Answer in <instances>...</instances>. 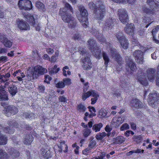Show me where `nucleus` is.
Listing matches in <instances>:
<instances>
[{
    "mask_svg": "<svg viewBox=\"0 0 159 159\" xmlns=\"http://www.w3.org/2000/svg\"><path fill=\"white\" fill-rule=\"evenodd\" d=\"M8 125L11 127L14 126L16 128H18V126H19L17 122L13 121H8Z\"/></svg>",
    "mask_w": 159,
    "mask_h": 159,
    "instance_id": "obj_55",
    "label": "nucleus"
},
{
    "mask_svg": "<svg viewBox=\"0 0 159 159\" xmlns=\"http://www.w3.org/2000/svg\"><path fill=\"white\" fill-rule=\"evenodd\" d=\"M65 86V84L64 82L62 81L59 82L57 84L56 87L58 88H63Z\"/></svg>",
    "mask_w": 159,
    "mask_h": 159,
    "instance_id": "obj_60",
    "label": "nucleus"
},
{
    "mask_svg": "<svg viewBox=\"0 0 159 159\" xmlns=\"http://www.w3.org/2000/svg\"><path fill=\"white\" fill-rule=\"evenodd\" d=\"M0 158L1 159H8L7 153L2 149H0Z\"/></svg>",
    "mask_w": 159,
    "mask_h": 159,
    "instance_id": "obj_35",
    "label": "nucleus"
},
{
    "mask_svg": "<svg viewBox=\"0 0 159 159\" xmlns=\"http://www.w3.org/2000/svg\"><path fill=\"white\" fill-rule=\"evenodd\" d=\"M126 69L129 71V69L130 70L134 71L136 70L135 64L132 59L130 57H127L126 58Z\"/></svg>",
    "mask_w": 159,
    "mask_h": 159,
    "instance_id": "obj_13",
    "label": "nucleus"
},
{
    "mask_svg": "<svg viewBox=\"0 0 159 159\" xmlns=\"http://www.w3.org/2000/svg\"><path fill=\"white\" fill-rule=\"evenodd\" d=\"M47 72L46 69L42 66H35L34 70L31 71L28 76L30 77V80H32L36 78L38 76V74L43 75Z\"/></svg>",
    "mask_w": 159,
    "mask_h": 159,
    "instance_id": "obj_6",
    "label": "nucleus"
},
{
    "mask_svg": "<svg viewBox=\"0 0 159 159\" xmlns=\"http://www.w3.org/2000/svg\"><path fill=\"white\" fill-rule=\"evenodd\" d=\"M106 136H107V134L104 132L98 134L96 135L95 137L98 140H102Z\"/></svg>",
    "mask_w": 159,
    "mask_h": 159,
    "instance_id": "obj_45",
    "label": "nucleus"
},
{
    "mask_svg": "<svg viewBox=\"0 0 159 159\" xmlns=\"http://www.w3.org/2000/svg\"><path fill=\"white\" fill-rule=\"evenodd\" d=\"M8 152L13 158L16 157L20 155L19 152L13 148L9 149Z\"/></svg>",
    "mask_w": 159,
    "mask_h": 159,
    "instance_id": "obj_26",
    "label": "nucleus"
},
{
    "mask_svg": "<svg viewBox=\"0 0 159 159\" xmlns=\"http://www.w3.org/2000/svg\"><path fill=\"white\" fill-rule=\"evenodd\" d=\"M72 38L75 40H79L80 39L81 36L79 34L76 33L74 34L73 35Z\"/></svg>",
    "mask_w": 159,
    "mask_h": 159,
    "instance_id": "obj_64",
    "label": "nucleus"
},
{
    "mask_svg": "<svg viewBox=\"0 0 159 159\" xmlns=\"http://www.w3.org/2000/svg\"><path fill=\"white\" fill-rule=\"evenodd\" d=\"M102 55L103 58L105 61L104 64L106 66V67H107L109 61V59L105 53L103 52Z\"/></svg>",
    "mask_w": 159,
    "mask_h": 159,
    "instance_id": "obj_47",
    "label": "nucleus"
},
{
    "mask_svg": "<svg viewBox=\"0 0 159 159\" xmlns=\"http://www.w3.org/2000/svg\"><path fill=\"white\" fill-rule=\"evenodd\" d=\"M155 69L149 68L147 70L146 73H141L138 75L137 77L140 83L144 85H147L148 84L147 78L150 81L153 82L155 77Z\"/></svg>",
    "mask_w": 159,
    "mask_h": 159,
    "instance_id": "obj_2",
    "label": "nucleus"
},
{
    "mask_svg": "<svg viewBox=\"0 0 159 159\" xmlns=\"http://www.w3.org/2000/svg\"><path fill=\"white\" fill-rule=\"evenodd\" d=\"M113 2L117 3H123L124 2H128L132 4L134 3L135 0H111Z\"/></svg>",
    "mask_w": 159,
    "mask_h": 159,
    "instance_id": "obj_38",
    "label": "nucleus"
},
{
    "mask_svg": "<svg viewBox=\"0 0 159 159\" xmlns=\"http://www.w3.org/2000/svg\"><path fill=\"white\" fill-rule=\"evenodd\" d=\"M59 151L60 152H62L64 148H65V150H63L64 152H66L67 151L68 147L67 145L64 143H61L60 144V146H59Z\"/></svg>",
    "mask_w": 159,
    "mask_h": 159,
    "instance_id": "obj_41",
    "label": "nucleus"
},
{
    "mask_svg": "<svg viewBox=\"0 0 159 159\" xmlns=\"http://www.w3.org/2000/svg\"><path fill=\"white\" fill-rule=\"evenodd\" d=\"M63 9H60L59 14L61 17L62 20L65 23H67L68 26L71 28H74L77 25L76 20L74 17L67 13L64 12Z\"/></svg>",
    "mask_w": 159,
    "mask_h": 159,
    "instance_id": "obj_3",
    "label": "nucleus"
},
{
    "mask_svg": "<svg viewBox=\"0 0 159 159\" xmlns=\"http://www.w3.org/2000/svg\"><path fill=\"white\" fill-rule=\"evenodd\" d=\"M45 79L44 80L45 82L48 84L49 83V81L51 80V78L48 75H45Z\"/></svg>",
    "mask_w": 159,
    "mask_h": 159,
    "instance_id": "obj_62",
    "label": "nucleus"
},
{
    "mask_svg": "<svg viewBox=\"0 0 159 159\" xmlns=\"http://www.w3.org/2000/svg\"><path fill=\"white\" fill-rule=\"evenodd\" d=\"M8 99L7 93L2 87H0V100L5 101Z\"/></svg>",
    "mask_w": 159,
    "mask_h": 159,
    "instance_id": "obj_22",
    "label": "nucleus"
},
{
    "mask_svg": "<svg viewBox=\"0 0 159 159\" xmlns=\"http://www.w3.org/2000/svg\"><path fill=\"white\" fill-rule=\"evenodd\" d=\"M4 131L6 133L9 134H12L14 132V129L12 128H10L9 127H4Z\"/></svg>",
    "mask_w": 159,
    "mask_h": 159,
    "instance_id": "obj_48",
    "label": "nucleus"
},
{
    "mask_svg": "<svg viewBox=\"0 0 159 159\" xmlns=\"http://www.w3.org/2000/svg\"><path fill=\"white\" fill-rule=\"evenodd\" d=\"M120 86L125 90H128L129 89V84L127 82V80H121Z\"/></svg>",
    "mask_w": 159,
    "mask_h": 159,
    "instance_id": "obj_30",
    "label": "nucleus"
},
{
    "mask_svg": "<svg viewBox=\"0 0 159 159\" xmlns=\"http://www.w3.org/2000/svg\"><path fill=\"white\" fill-rule=\"evenodd\" d=\"M59 101L61 102H65L67 101V98L64 96H60L58 97Z\"/></svg>",
    "mask_w": 159,
    "mask_h": 159,
    "instance_id": "obj_58",
    "label": "nucleus"
},
{
    "mask_svg": "<svg viewBox=\"0 0 159 159\" xmlns=\"http://www.w3.org/2000/svg\"><path fill=\"white\" fill-rule=\"evenodd\" d=\"M64 11V12L67 13L66 12L67 10H69L72 13H73L74 10L71 6L68 3L66 2L64 4V8H61L60 9H63Z\"/></svg>",
    "mask_w": 159,
    "mask_h": 159,
    "instance_id": "obj_29",
    "label": "nucleus"
},
{
    "mask_svg": "<svg viewBox=\"0 0 159 159\" xmlns=\"http://www.w3.org/2000/svg\"><path fill=\"white\" fill-rule=\"evenodd\" d=\"M143 11L147 14H153L154 13L155 10L154 9H149L146 7H143Z\"/></svg>",
    "mask_w": 159,
    "mask_h": 159,
    "instance_id": "obj_40",
    "label": "nucleus"
},
{
    "mask_svg": "<svg viewBox=\"0 0 159 159\" xmlns=\"http://www.w3.org/2000/svg\"><path fill=\"white\" fill-rule=\"evenodd\" d=\"M59 70V68H57V66L55 65L54 66L52 71L53 73H56Z\"/></svg>",
    "mask_w": 159,
    "mask_h": 159,
    "instance_id": "obj_63",
    "label": "nucleus"
},
{
    "mask_svg": "<svg viewBox=\"0 0 159 159\" xmlns=\"http://www.w3.org/2000/svg\"><path fill=\"white\" fill-rule=\"evenodd\" d=\"M96 142L95 140L91 141L88 145L89 149H91L93 148L96 145Z\"/></svg>",
    "mask_w": 159,
    "mask_h": 159,
    "instance_id": "obj_51",
    "label": "nucleus"
},
{
    "mask_svg": "<svg viewBox=\"0 0 159 159\" xmlns=\"http://www.w3.org/2000/svg\"><path fill=\"white\" fill-rule=\"evenodd\" d=\"M11 139L12 140V143L14 146H17V147L20 148V144H19V141L18 140L16 136H13L11 137Z\"/></svg>",
    "mask_w": 159,
    "mask_h": 159,
    "instance_id": "obj_43",
    "label": "nucleus"
},
{
    "mask_svg": "<svg viewBox=\"0 0 159 159\" xmlns=\"http://www.w3.org/2000/svg\"><path fill=\"white\" fill-rule=\"evenodd\" d=\"M41 154L45 158L48 159L51 157L52 155L49 149L46 146H44L41 149Z\"/></svg>",
    "mask_w": 159,
    "mask_h": 159,
    "instance_id": "obj_18",
    "label": "nucleus"
},
{
    "mask_svg": "<svg viewBox=\"0 0 159 159\" xmlns=\"http://www.w3.org/2000/svg\"><path fill=\"white\" fill-rule=\"evenodd\" d=\"M79 52L81 54H82V55L84 56L85 57L86 56V54H89L87 52L86 50L84 48H83L81 47H80L79 48Z\"/></svg>",
    "mask_w": 159,
    "mask_h": 159,
    "instance_id": "obj_53",
    "label": "nucleus"
},
{
    "mask_svg": "<svg viewBox=\"0 0 159 159\" xmlns=\"http://www.w3.org/2000/svg\"><path fill=\"white\" fill-rule=\"evenodd\" d=\"M116 37L117 38L119 42L125 38L123 35V34L120 32H118L116 33Z\"/></svg>",
    "mask_w": 159,
    "mask_h": 159,
    "instance_id": "obj_46",
    "label": "nucleus"
},
{
    "mask_svg": "<svg viewBox=\"0 0 159 159\" xmlns=\"http://www.w3.org/2000/svg\"><path fill=\"white\" fill-rule=\"evenodd\" d=\"M130 105L137 108H139L142 107V102L138 99H133L131 100L130 102Z\"/></svg>",
    "mask_w": 159,
    "mask_h": 159,
    "instance_id": "obj_21",
    "label": "nucleus"
},
{
    "mask_svg": "<svg viewBox=\"0 0 159 159\" xmlns=\"http://www.w3.org/2000/svg\"><path fill=\"white\" fill-rule=\"evenodd\" d=\"M33 140L32 135L30 134L26 133L24 137V143L26 145H29L31 144Z\"/></svg>",
    "mask_w": 159,
    "mask_h": 159,
    "instance_id": "obj_20",
    "label": "nucleus"
},
{
    "mask_svg": "<svg viewBox=\"0 0 159 159\" xmlns=\"http://www.w3.org/2000/svg\"><path fill=\"white\" fill-rule=\"evenodd\" d=\"M103 125L101 123H99L94 125L92 128V129L95 131V132L99 131L101 129Z\"/></svg>",
    "mask_w": 159,
    "mask_h": 159,
    "instance_id": "obj_36",
    "label": "nucleus"
},
{
    "mask_svg": "<svg viewBox=\"0 0 159 159\" xmlns=\"http://www.w3.org/2000/svg\"><path fill=\"white\" fill-rule=\"evenodd\" d=\"M64 84L69 85L71 84V80L70 78H65L63 80Z\"/></svg>",
    "mask_w": 159,
    "mask_h": 159,
    "instance_id": "obj_59",
    "label": "nucleus"
},
{
    "mask_svg": "<svg viewBox=\"0 0 159 159\" xmlns=\"http://www.w3.org/2000/svg\"><path fill=\"white\" fill-rule=\"evenodd\" d=\"M116 19L113 17H110L107 18L104 23L103 30H108L111 29L116 23Z\"/></svg>",
    "mask_w": 159,
    "mask_h": 159,
    "instance_id": "obj_9",
    "label": "nucleus"
},
{
    "mask_svg": "<svg viewBox=\"0 0 159 159\" xmlns=\"http://www.w3.org/2000/svg\"><path fill=\"white\" fill-rule=\"evenodd\" d=\"M23 116L26 119H32L35 117L34 114L29 113L26 112H24L23 113Z\"/></svg>",
    "mask_w": 159,
    "mask_h": 159,
    "instance_id": "obj_39",
    "label": "nucleus"
},
{
    "mask_svg": "<svg viewBox=\"0 0 159 159\" xmlns=\"http://www.w3.org/2000/svg\"><path fill=\"white\" fill-rule=\"evenodd\" d=\"M78 110L80 111L84 112L85 110V107L82 104H80L78 106Z\"/></svg>",
    "mask_w": 159,
    "mask_h": 159,
    "instance_id": "obj_57",
    "label": "nucleus"
},
{
    "mask_svg": "<svg viewBox=\"0 0 159 159\" xmlns=\"http://www.w3.org/2000/svg\"><path fill=\"white\" fill-rule=\"evenodd\" d=\"M156 2L154 0H147L146 2L147 4L149 5L150 8L155 10L157 7H158L159 3L157 1Z\"/></svg>",
    "mask_w": 159,
    "mask_h": 159,
    "instance_id": "obj_25",
    "label": "nucleus"
},
{
    "mask_svg": "<svg viewBox=\"0 0 159 159\" xmlns=\"http://www.w3.org/2000/svg\"><path fill=\"white\" fill-rule=\"evenodd\" d=\"M92 96L93 98L91 99V104L92 105L94 104L98 100L99 95L96 92L93 90H90L85 93L82 94V98L83 101L85 100L87 98Z\"/></svg>",
    "mask_w": 159,
    "mask_h": 159,
    "instance_id": "obj_7",
    "label": "nucleus"
},
{
    "mask_svg": "<svg viewBox=\"0 0 159 159\" xmlns=\"http://www.w3.org/2000/svg\"><path fill=\"white\" fill-rule=\"evenodd\" d=\"M35 6L39 10L44 11L45 10L44 5L42 2H37L35 3Z\"/></svg>",
    "mask_w": 159,
    "mask_h": 159,
    "instance_id": "obj_37",
    "label": "nucleus"
},
{
    "mask_svg": "<svg viewBox=\"0 0 159 159\" xmlns=\"http://www.w3.org/2000/svg\"><path fill=\"white\" fill-rule=\"evenodd\" d=\"M114 139L115 140V143L116 144H121L125 141V138L122 136L117 137Z\"/></svg>",
    "mask_w": 159,
    "mask_h": 159,
    "instance_id": "obj_33",
    "label": "nucleus"
},
{
    "mask_svg": "<svg viewBox=\"0 0 159 159\" xmlns=\"http://www.w3.org/2000/svg\"><path fill=\"white\" fill-rule=\"evenodd\" d=\"M79 10L80 11V15L82 16V18L80 19V17H78V20L81 22H83L86 19V17L88 15L87 10L85 9L84 7L82 5H80L78 7Z\"/></svg>",
    "mask_w": 159,
    "mask_h": 159,
    "instance_id": "obj_15",
    "label": "nucleus"
},
{
    "mask_svg": "<svg viewBox=\"0 0 159 159\" xmlns=\"http://www.w3.org/2000/svg\"><path fill=\"white\" fill-rule=\"evenodd\" d=\"M91 131L88 128L84 129L82 131L83 134L85 138L87 137L91 134Z\"/></svg>",
    "mask_w": 159,
    "mask_h": 159,
    "instance_id": "obj_44",
    "label": "nucleus"
},
{
    "mask_svg": "<svg viewBox=\"0 0 159 159\" xmlns=\"http://www.w3.org/2000/svg\"><path fill=\"white\" fill-rule=\"evenodd\" d=\"M24 10H30L32 8V3L30 0H26Z\"/></svg>",
    "mask_w": 159,
    "mask_h": 159,
    "instance_id": "obj_34",
    "label": "nucleus"
},
{
    "mask_svg": "<svg viewBox=\"0 0 159 159\" xmlns=\"http://www.w3.org/2000/svg\"><path fill=\"white\" fill-rule=\"evenodd\" d=\"M110 52L111 56L119 64H121L122 62V58L118 52L114 48H110Z\"/></svg>",
    "mask_w": 159,
    "mask_h": 159,
    "instance_id": "obj_12",
    "label": "nucleus"
},
{
    "mask_svg": "<svg viewBox=\"0 0 159 159\" xmlns=\"http://www.w3.org/2000/svg\"><path fill=\"white\" fill-rule=\"evenodd\" d=\"M0 41L6 47L10 48L12 46V42L8 39L6 36L0 33Z\"/></svg>",
    "mask_w": 159,
    "mask_h": 159,
    "instance_id": "obj_14",
    "label": "nucleus"
},
{
    "mask_svg": "<svg viewBox=\"0 0 159 159\" xmlns=\"http://www.w3.org/2000/svg\"><path fill=\"white\" fill-rule=\"evenodd\" d=\"M107 113L106 111H104L102 109L98 111V116H100V118H102L107 116Z\"/></svg>",
    "mask_w": 159,
    "mask_h": 159,
    "instance_id": "obj_49",
    "label": "nucleus"
},
{
    "mask_svg": "<svg viewBox=\"0 0 159 159\" xmlns=\"http://www.w3.org/2000/svg\"><path fill=\"white\" fill-rule=\"evenodd\" d=\"M148 102L149 105L155 108L159 102V94L156 91L150 93L148 95Z\"/></svg>",
    "mask_w": 159,
    "mask_h": 159,
    "instance_id": "obj_5",
    "label": "nucleus"
},
{
    "mask_svg": "<svg viewBox=\"0 0 159 159\" xmlns=\"http://www.w3.org/2000/svg\"><path fill=\"white\" fill-rule=\"evenodd\" d=\"M25 17L27 19V21L31 25H33V24L34 23V22H36V21H35L33 16L31 14H28L26 15L25 16Z\"/></svg>",
    "mask_w": 159,
    "mask_h": 159,
    "instance_id": "obj_28",
    "label": "nucleus"
},
{
    "mask_svg": "<svg viewBox=\"0 0 159 159\" xmlns=\"http://www.w3.org/2000/svg\"><path fill=\"white\" fill-rule=\"evenodd\" d=\"M135 27L133 23L127 24L124 28L126 33L129 35H132L134 31Z\"/></svg>",
    "mask_w": 159,
    "mask_h": 159,
    "instance_id": "obj_19",
    "label": "nucleus"
},
{
    "mask_svg": "<svg viewBox=\"0 0 159 159\" xmlns=\"http://www.w3.org/2000/svg\"><path fill=\"white\" fill-rule=\"evenodd\" d=\"M142 137L141 135L138 136H134L133 137L132 139L135 142L137 143H139L142 140Z\"/></svg>",
    "mask_w": 159,
    "mask_h": 159,
    "instance_id": "obj_42",
    "label": "nucleus"
},
{
    "mask_svg": "<svg viewBox=\"0 0 159 159\" xmlns=\"http://www.w3.org/2000/svg\"><path fill=\"white\" fill-rule=\"evenodd\" d=\"M98 7L93 2H90L89 3V7L92 10H94L95 16L98 20H101L104 17L105 13V6L102 2L100 0L98 1L96 4Z\"/></svg>",
    "mask_w": 159,
    "mask_h": 159,
    "instance_id": "obj_1",
    "label": "nucleus"
},
{
    "mask_svg": "<svg viewBox=\"0 0 159 159\" xmlns=\"http://www.w3.org/2000/svg\"><path fill=\"white\" fill-rule=\"evenodd\" d=\"M17 24L18 27L21 30H27L30 29L29 25L26 24L25 21L19 20L17 22Z\"/></svg>",
    "mask_w": 159,
    "mask_h": 159,
    "instance_id": "obj_23",
    "label": "nucleus"
},
{
    "mask_svg": "<svg viewBox=\"0 0 159 159\" xmlns=\"http://www.w3.org/2000/svg\"><path fill=\"white\" fill-rule=\"evenodd\" d=\"M122 47L125 49H126L128 48L129 43L128 40L125 38L119 42Z\"/></svg>",
    "mask_w": 159,
    "mask_h": 159,
    "instance_id": "obj_31",
    "label": "nucleus"
},
{
    "mask_svg": "<svg viewBox=\"0 0 159 159\" xmlns=\"http://www.w3.org/2000/svg\"><path fill=\"white\" fill-rule=\"evenodd\" d=\"M10 76V75L9 73H7L5 75H0V82L2 83L7 81Z\"/></svg>",
    "mask_w": 159,
    "mask_h": 159,
    "instance_id": "obj_32",
    "label": "nucleus"
},
{
    "mask_svg": "<svg viewBox=\"0 0 159 159\" xmlns=\"http://www.w3.org/2000/svg\"><path fill=\"white\" fill-rule=\"evenodd\" d=\"M26 1V0H20L19 1L18 5L20 9H24V6H25Z\"/></svg>",
    "mask_w": 159,
    "mask_h": 159,
    "instance_id": "obj_50",
    "label": "nucleus"
},
{
    "mask_svg": "<svg viewBox=\"0 0 159 159\" xmlns=\"http://www.w3.org/2000/svg\"><path fill=\"white\" fill-rule=\"evenodd\" d=\"M6 112L5 115L8 116H10L11 114L14 115L18 112V108L13 105L9 106L6 108Z\"/></svg>",
    "mask_w": 159,
    "mask_h": 159,
    "instance_id": "obj_17",
    "label": "nucleus"
},
{
    "mask_svg": "<svg viewBox=\"0 0 159 159\" xmlns=\"http://www.w3.org/2000/svg\"><path fill=\"white\" fill-rule=\"evenodd\" d=\"M81 61L84 70H90L92 68V63L89 57V54H86L85 57L81 58Z\"/></svg>",
    "mask_w": 159,
    "mask_h": 159,
    "instance_id": "obj_8",
    "label": "nucleus"
},
{
    "mask_svg": "<svg viewBox=\"0 0 159 159\" xmlns=\"http://www.w3.org/2000/svg\"><path fill=\"white\" fill-rule=\"evenodd\" d=\"M129 128V125L127 123H125L122 125L120 127V130L121 131H123L125 130H127Z\"/></svg>",
    "mask_w": 159,
    "mask_h": 159,
    "instance_id": "obj_56",
    "label": "nucleus"
},
{
    "mask_svg": "<svg viewBox=\"0 0 159 159\" xmlns=\"http://www.w3.org/2000/svg\"><path fill=\"white\" fill-rule=\"evenodd\" d=\"M119 19L123 24H126L129 21L127 11L123 9H119L118 10Z\"/></svg>",
    "mask_w": 159,
    "mask_h": 159,
    "instance_id": "obj_10",
    "label": "nucleus"
},
{
    "mask_svg": "<svg viewBox=\"0 0 159 159\" xmlns=\"http://www.w3.org/2000/svg\"><path fill=\"white\" fill-rule=\"evenodd\" d=\"M79 52L81 54H82V55L84 56L85 57L86 56V54H89L87 52L86 50L84 48H83L81 47H80L79 48Z\"/></svg>",
    "mask_w": 159,
    "mask_h": 159,
    "instance_id": "obj_54",
    "label": "nucleus"
},
{
    "mask_svg": "<svg viewBox=\"0 0 159 159\" xmlns=\"http://www.w3.org/2000/svg\"><path fill=\"white\" fill-rule=\"evenodd\" d=\"M32 26L34 27L37 31H40V26L39 23L38 21H36V22H34V23L33 24V25H32Z\"/></svg>",
    "mask_w": 159,
    "mask_h": 159,
    "instance_id": "obj_52",
    "label": "nucleus"
},
{
    "mask_svg": "<svg viewBox=\"0 0 159 159\" xmlns=\"http://www.w3.org/2000/svg\"><path fill=\"white\" fill-rule=\"evenodd\" d=\"M133 55L137 63L142 64L144 62L143 52L141 50L135 51L133 53Z\"/></svg>",
    "mask_w": 159,
    "mask_h": 159,
    "instance_id": "obj_11",
    "label": "nucleus"
},
{
    "mask_svg": "<svg viewBox=\"0 0 159 159\" xmlns=\"http://www.w3.org/2000/svg\"><path fill=\"white\" fill-rule=\"evenodd\" d=\"M7 142V138L6 135L0 132V145H6Z\"/></svg>",
    "mask_w": 159,
    "mask_h": 159,
    "instance_id": "obj_27",
    "label": "nucleus"
},
{
    "mask_svg": "<svg viewBox=\"0 0 159 159\" xmlns=\"http://www.w3.org/2000/svg\"><path fill=\"white\" fill-rule=\"evenodd\" d=\"M91 32L98 39L99 41L103 42V43L105 44V45L107 46V43L105 42V38L102 37V34L99 33L98 30L95 29H92Z\"/></svg>",
    "mask_w": 159,
    "mask_h": 159,
    "instance_id": "obj_16",
    "label": "nucleus"
},
{
    "mask_svg": "<svg viewBox=\"0 0 159 159\" xmlns=\"http://www.w3.org/2000/svg\"><path fill=\"white\" fill-rule=\"evenodd\" d=\"M89 46L90 50L93 55L97 58L99 59L102 57V51L98 46H97L95 41L93 39H91L88 41Z\"/></svg>",
    "mask_w": 159,
    "mask_h": 159,
    "instance_id": "obj_4",
    "label": "nucleus"
},
{
    "mask_svg": "<svg viewBox=\"0 0 159 159\" xmlns=\"http://www.w3.org/2000/svg\"><path fill=\"white\" fill-rule=\"evenodd\" d=\"M123 122V120H122V118L121 117H118L116 121V126H119Z\"/></svg>",
    "mask_w": 159,
    "mask_h": 159,
    "instance_id": "obj_61",
    "label": "nucleus"
},
{
    "mask_svg": "<svg viewBox=\"0 0 159 159\" xmlns=\"http://www.w3.org/2000/svg\"><path fill=\"white\" fill-rule=\"evenodd\" d=\"M14 83L15 82H14ZM7 89L9 92L12 96H15L17 92V88L15 84H14V82L12 84L9 85Z\"/></svg>",
    "mask_w": 159,
    "mask_h": 159,
    "instance_id": "obj_24",
    "label": "nucleus"
}]
</instances>
